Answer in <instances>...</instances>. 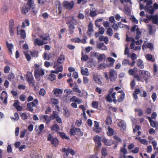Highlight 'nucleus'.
Returning a JSON list of instances; mask_svg holds the SVG:
<instances>
[{
	"label": "nucleus",
	"mask_w": 158,
	"mask_h": 158,
	"mask_svg": "<svg viewBox=\"0 0 158 158\" xmlns=\"http://www.w3.org/2000/svg\"><path fill=\"white\" fill-rule=\"evenodd\" d=\"M118 126L121 128L123 130L126 129L125 123L124 121L122 120L118 124Z\"/></svg>",
	"instance_id": "c85d7f7f"
},
{
	"label": "nucleus",
	"mask_w": 158,
	"mask_h": 158,
	"mask_svg": "<svg viewBox=\"0 0 158 158\" xmlns=\"http://www.w3.org/2000/svg\"><path fill=\"white\" fill-rule=\"evenodd\" d=\"M14 116L15 118L11 117V119L12 120L13 119L14 120H18L19 119V116L18 114L17 113H15L14 114Z\"/></svg>",
	"instance_id": "774afa93"
},
{
	"label": "nucleus",
	"mask_w": 158,
	"mask_h": 158,
	"mask_svg": "<svg viewBox=\"0 0 158 158\" xmlns=\"http://www.w3.org/2000/svg\"><path fill=\"white\" fill-rule=\"evenodd\" d=\"M65 59L64 56L62 55L59 56L57 59L56 63L57 64H60L62 63Z\"/></svg>",
	"instance_id": "bb28decb"
},
{
	"label": "nucleus",
	"mask_w": 158,
	"mask_h": 158,
	"mask_svg": "<svg viewBox=\"0 0 158 158\" xmlns=\"http://www.w3.org/2000/svg\"><path fill=\"white\" fill-rule=\"evenodd\" d=\"M66 23L68 24H72L74 25H77L78 23V22L77 20L74 18V17H72V19L70 20H67Z\"/></svg>",
	"instance_id": "aec40b11"
},
{
	"label": "nucleus",
	"mask_w": 158,
	"mask_h": 158,
	"mask_svg": "<svg viewBox=\"0 0 158 158\" xmlns=\"http://www.w3.org/2000/svg\"><path fill=\"white\" fill-rule=\"evenodd\" d=\"M38 101L37 99H35L32 102L29 103L27 104V110L31 112L33 110V107L35 106L38 104Z\"/></svg>",
	"instance_id": "20e7f679"
},
{
	"label": "nucleus",
	"mask_w": 158,
	"mask_h": 158,
	"mask_svg": "<svg viewBox=\"0 0 158 158\" xmlns=\"http://www.w3.org/2000/svg\"><path fill=\"white\" fill-rule=\"evenodd\" d=\"M102 141L105 145L108 146H110L113 143L112 140L107 139L106 138H103Z\"/></svg>",
	"instance_id": "a211bd4d"
},
{
	"label": "nucleus",
	"mask_w": 158,
	"mask_h": 158,
	"mask_svg": "<svg viewBox=\"0 0 158 158\" xmlns=\"http://www.w3.org/2000/svg\"><path fill=\"white\" fill-rule=\"evenodd\" d=\"M97 48L102 50H107V47L103 43H100L97 44Z\"/></svg>",
	"instance_id": "6ab92c4d"
},
{
	"label": "nucleus",
	"mask_w": 158,
	"mask_h": 158,
	"mask_svg": "<svg viewBox=\"0 0 158 158\" xmlns=\"http://www.w3.org/2000/svg\"><path fill=\"white\" fill-rule=\"evenodd\" d=\"M56 76L53 74H50L48 77V79L51 81H54L56 79Z\"/></svg>",
	"instance_id": "79ce46f5"
},
{
	"label": "nucleus",
	"mask_w": 158,
	"mask_h": 158,
	"mask_svg": "<svg viewBox=\"0 0 158 158\" xmlns=\"http://www.w3.org/2000/svg\"><path fill=\"white\" fill-rule=\"evenodd\" d=\"M53 92L56 97H58L59 94H62L63 93V91L61 89L56 88L54 89Z\"/></svg>",
	"instance_id": "412c9836"
},
{
	"label": "nucleus",
	"mask_w": 158,
	"mask_h": 158,
	"mask_svg": "<svg viewBox=\"0 0 158 158\" xmlns=\"http://www.w3.org/2000/svg\"><path fill=\"white\" fill-rule=\"evenodd\" d=\"M53 68L55 70H52L51 71V73L57 74L59 72H61L63 71V67L61 65H59L56 63H55L53 65Z\"/></svg>",
	"instance_id": "39448f33"
},
{
	"label": "nucleus",
	"mask_w": 158,
	"mask_h": 158,
	"mask_svg": "<svg viewBox=\"0 0 158 158\" xmlns=\"http://www.w3.org/2000/svg\"><path fill=\"white\" fill-rule=\"evenodd\" d=\"M81 73L82 75L86 76H89V74L88 72V69L87 68H85V69L83 67H81Z\"/></svg>",
	"instance_id": "a878e982"
},
{
	"label": "nucleus",
	"mask_w": 158,
	"mask_h": 158,
	"mask_svg": "<svg viewBox=\"0 0 158 158\" xmlns=\"http://www.w3.org/2000/svg\"><path fill=\"white\" fill-rule=\"evenodd\" d=\"M135 111L138 112V114L139 116H141L143 114L142 110L141 109H135Z\"/></svg>",
	"instance_id": "bf43d9fd"
},
{
	"label": "nucleus",
	"mask_w": 158,
	"mask_h": 158,
	"mask_svg": "<svg viewBox=\"0 0 158 158\" xmlns=\"http://www.w3.org/2000/svg\"><path fill=\"white\" fill-rule=\"evenodd\" d=\"M124 11L125 14L127 15H130L131 13L130 9L126 6H124Z\"/></svg>",
	"instance_id": "c9c22d12"
},
{
	"label": "nucleus",
	"mask_w": 158,
	"mask_h": 158,
	"mask_svg": "<svg viewBox=\"0 0 158 158\" xmlns=\"http://www.w3.org/2000/svg\"><path fill=\"white\" fill-rule=\"evenodd\" d=\"M42 118L45 119V121H44L46 122V124H48L52 119V118H51V116L49 117L48 115H44L42 116Z\"/></svg>",
	"instance_id": "c756f323"
},
{
	"label": "nucleus",
	"mask_w": 158,
	"mask_h": 158,
	"mask_svg": "<svg viewBox=\"0 0 158 158\" xmlns=\"http://www.w3.org/2000/svg\"><path fill=\"white\" fill-rule=\"evenodd\" d=\"M131 31L132 32H134L136 31V32H137L140 31L139 28L137 25H135L131 28Z\"/></svg>",
	"instance_id": "e433bc0d"
},
{
	"label": "nucleus",
	"mask_w": 158,
	"mask_h": 158,
	"mask_svg": "<svg viewBox=\"0 0 158 158\" xmlns=\"http://www.w3.org/2000/svg\"><path fill=\"white\" fill-rule=\"evenodd\" d=\"M127 152V150L125 148H121L119 158H126L125 155Z\"/></svg>",
	"instance_id": "ddd939ff"
},
{
	"label": "nucleus",
	"mask_w": 158,
	"mask_h": 158,
	"mask_svg": "<svg viewBox=\"0 0 158 158\" xmlns=\"http://www.w3.org/2000/svg\"><path fill=\"white\" fill-rule=\"evenodd\" d=\"M106 58V56L103 54H100L98 56V59L99 60L105 59Z\"/></svg>",
	"instance_id": "8fccbe9b"
},
{
	"label": "nucleus",
	"mask_w": 158,
	"mask_h": 158,
	"mask_svg": "<svg viewBox=\"0 0 158 158\" xmlns=\"http://www.w3.org/2000/svg\"><path fill=\"white\" fill-rule=\"evenodd\" d=\"M146 58L148 60L152 61V62L154 61V60L152 58V56L151 54L147 55L146 56Z\"/></svg>",
	"instance_id": "13d9d810"
},
{
	"label": "nucleus",
	"mask_w": 158,
	"mask_h": 158,
	"mask_svg": "<svg viewBox=\"0 0 158 158\" xmlns=\"http://www.w3.org/2000/svg\"><path fill=\"white\" fill-rule=\"evenodd\" d=\"M75 28V26L73 24H70L69 27L68 28L69 31L71 34H72L74 32V30Z\"/></svg>",
	"instance_id": "f704fd0d"
},
{
	"label": "nucleus",
	"mask_w": 158,
	"mask_h": 158,
	"mask_svg": "<svg viewBox=\"0 0 158 158\" xmlns=\"http://www.w3.org/2000/svg\"><path fill=\"white\" fill-rule=\"evenodd\" d=\"M109 79L112 81H115L117 78V73L114 70H110L109 72Z\"/></svg>",
	"instance_id": "0eeeda50"
},
{
	"label": "nucleus",
	"mask_w": 158,
	"mask_h": 158,
	"mask_svg": "<svg viewBox=\"0 0 158 158\" xmlns=\"http://www.w3.org/2000/svg\"><path fill=\"white\" fill-rule=\"evenodd\" d=\"M59 126L56 124L53 125L51 127V130L54 132L57 131L59 129Z\"/></svg>",
	"instance_id": "2f4dec72"
},
{
	"label": "nucleus",
	"mask_w": 158,
	"mask_h": 158,
	"mask_svg": "<svg viewBox=\"0 0 158 158\" xmlns=\"http://www.w3.org/2000/svg\"><path fill=\"white\" fill-rule=\"evenodd\" d=\"M116 93L115 92L111 94V98H112V102L113 101L114 103H116L117 100L115 98Z\"/></svg>",
	"instance_id": "de8ad7c7"
},
{
	"label": "nucleus",
	"mask_w": 158,
	"mask_h": 158,
	"mask_svg": "<svg viewBox=\"0 0 158 158\" xmlns=\"http://www.w3.org/2000/svg\"><path fill=\"white\" fill-rule=\"evenodd\" d=\"M75 130V131L76 133H77L79 135H80L81 136L83 135V133L81 131L80 129L77 128H74Z\"/></svg>",
	"instance_id": "a18cd8bd"
},
{
	"label": "nucleus",
	"mask_w": 158,
	"mask_h": 158,
	"mask_svg": "<svg viewBox=\"0 0 158 158\" xmlns=\"http://www.w3.org/2000/svg\"><path fill=\"white\" fill-rule=\"evenodd\" d=\"M135 139H139L140 143L144 145H148V141L145 139H141L140 137H136Z\"/></svg>",
	"instance_id": "7c9ffc66"
},
{
	"label": "nucleus",
	"mask_w": 158,
	"mask_h": 158,
	"mask_svg": "<svg viewBox=\"0 0 158 158\" xmlns=\"http://www.w3.org/2000/svg\"><path fill=\"white\" fill-rule=\"evenodd\" d=\"M106 124L107 125H110L112 123V119L110 117H107L106 120Z\"/></svg>",
	"instance_id": "3c124183"
},
{
	"label": "nucleus",
	"mask_w": 158,
	"mask_h": 158,
	"mask_svg": "<svg viewBox=\"0 0 158 158\" xmlns=\"http://www.w3.org/2000/svg\"><path fill=\"white\" fill-rule=\"evenodd\" d=\"M74 4V2L73 1L69 2L68 1H64L63 2V6L66 9L71 10L73 7Z\"/></svg>",
	"instance_id": "6e6552de"
},
{
	"label": "nucleus",
	"mask_w": 158,
	"mask_h": 158,
	"mask_svg": "<svg viewBox=\"0 0 158 158\" xmlns=\"http://www.w3.org/2000/svg\"><path fill=\"white\" fill-rule=\"evenodd\" d=\"M45 94L46 91L44 89L42 88L40 89L39 92V94L40 95L44 96L45 95Z\"/></svg>",
	"instance_id": "338daca9"
},
{
	"label": "nucleus",
	"mask_w": 158,
	"mask_h": 158,
	"mask_svg": "<svg viewBox=\"0 0 158 158\" xmlns=\"http://www.w3.org/2000/svg\"><path fill=\"white\" fill-rule=\"evenodd\" d=\"M45 74L44 70L42 68L35 69L34 71L35 77L38 81L40 80V77Z\"/></svg>",
	"instance_id": "f03ea898"
},
{
	"label": "nucleus",
	"mask_w": 158,
	"mask_h": 158,
	"mask_svg": "<svg viewBox=\"0 0 158 158\" xmlns=\"http://www.w3.org/2000/svg\"><path fill=\"white\" fill-rule=\"evenodd\" d=\"M118 27L121 28H129V27L127 26L126 25L122 24L121 22H118Z\"/></svg>",
	"instance_id": "a19ab883"
},
{
	"label": "nucleus",
	"mask_w": 158,
	"mask_h": 158,
	"mask_svg": "<svg viewBox=\"0 0 158 158\" xmlns=\"http://www.w3.org/2000/svg\"><path fill=\"white\" fill-rule=\"evenodd\" d=\"M93 108L95 109H98V103L97 102H93L92 104Z\"/></svg>",
	"instance_id": "4d7b16f0"
},
{
	"label": "nucleus",
	"mask_w": 158,
	"mask_h": 158,
	"mask_svg": "<svg viewBox=\"0 0 158 158\" xmlns=\"http://www.w3.org/2000/svg\"><path fill=\"white\" fill-rule=\"evenodd\" d=\"M34 44L35 46H41L44 44L48 43V42H44L41 40L39 38H36L33 40Z\"/></svg>",
	"instance_id": "1a4fd4ad"
},
{
	"label": "nucleus",
	"mask_w": 158,
	"mask_h": 158,
	"mask_svg": "<svg viewBox=\"0 0 158 158\" xmlns=\"http://www.w3.org/2000/svg\"><path fill=\"white\" fill-rule=\"evenodd\" d=\"M125 98V94L123 93L119 97L118 99V102H122L124 99Z\"/></svg>",
	"instance_id": "37998d69"
},
{
	"label": "nucleus",
	"mask_w": 158,
	"mask_h": 158,
	"mask_svg": "<svg viewBox=\"0 0 158 158\" xmlns=\"http://www.w3.org/2000/svg\"><path fill=\"white\" fill-rule=\"evenodd\" d=\"M138 69L136 67H135L133 69H130L128 71L129 74L131 75H133L134 73L137 72Z\"/></svg>",
	"instance_id": "473e14b6"
},
{
	"label": "nucleus",
	"mask_w": 158,
	"mask_h": 158,
	"mask_svg": "<svg viewBox=\"0 0 158 158\" xmlns=\"http://www.w3.org/2000/svg\"><path fill=\"white\" fill-rule=\"evenodd\" d=\"M101 139L100 137L98 135L95 136L94 138V140L95 143V146L97 148H99L101 147L102 143Z\"/></svg>",
	"instance_id": "9d476101"
},
{
	"label": "nucleus",
	"mask_w": 158,
	"mask_h": 158,
	"mask_svg": "<svg viewBox=\"0 0 158 158\" xmlns=\"http://www.w3.org/2000/svg\"><path fill=\"white\" fill-rule=\"evenodd\" d=\"M27 77L28 78L27 80L29 84L33 83V77L31 73H28L27 74Z\"/></svg>",
	"instance_id": "4be33fe9"
},
{
	"label": "nucleus",
	"mask_w": 158,
	"mask_h": 158,
	"mask_svg": "<svg viewBox=\"0 0 158 158\" xmlns=\"http://www.w3.org/2000/svg\"><path fill=\"white\" fill-rule=\"evenodd\" d=\"M144 10L151 14H153L154 12V9L152 6L148 7V6H145Z\"/></svg>",
	"instance_id": "393cba45"
},
{
	"label": "nucleus",
	"mask_w": 158,
	"mask_h": 158,
	"mask_svg": "<svg viewBox=\"0 0 158 158\" xmlns=\"http://www.w3.org/2000/svg\"><path fill=\"white\" fill-rule=\"evenodd\" d=\"M58 133L59 134L60 136L62 138L65 139H69V137H67L64 133L60 132H58Z\"/></svg>",
	"instance_id": "58836bf2"
},
{
	"label": "nucleus",
	"mask_w": 158,
	"mask_h": 158,
	"mask_svg": "<svg viewBox=\"0 0 158 158\" xmlns=\"http://www.w3.org/2000/svg\"><path fill=\"white\" fill-rule=\"evenodd\" d=\"M93 24L92 23H89L88 25V29L87 31V34L89 36L92 35L94 30L93 29Z\"/></svg>",
	"instance_id": "f3484780"
},
{
	"label": "nucleus",
	"mask_w": 158,
	"mask_h": 158,
	"mask_svg": "<svg viewBox=\"0 0 158 158\" xmlns=\"http://www.w3.org/2000/svg\"><path fill=\"white\" fill-rule=\"evenodd\" d=\"M148 18L149 19H152L153 23L158 25V15H150L149 16Z\"/></svg>",
	"instance_id": "2eb2a0df"
},
{
	"label": "nucleus",
	"mask_w": 158,
	"mask_h": 158,
	"mask_svg": "<svg viewBox=\"0 0 158 158\" xmlns=\"http://www.w3.org/2000/svg\"><path fill=\"white\" fill-rule=\"evenodd\" d=\"M48 140L50 141L51 143L55 147H56L58 145L59 141L56 138H53L51 134H49L48 137Z\"/></svg>",
	"instance_id": "7ed1b4c3"
},
{
	"label": "nucleus",
	"mask_w": 158,
	"mask_h": 158,
	"mask_svg": "<svg viewBox=\"0 0 158 158\" xmlns=\"http://www.w3.org/2000/svg\"><path fill=\"white\" fill-rule=\"evenodd\" d=\"M98 13L97 12V10L94 8H92L90 10V16L92 17H94L96 16Z\"/></svg>",
	"instance_id": "5701e85b"
},
{
	"label": "nucleus",
	"mask_w": 158,
	"mask_h": 158,
	"mask_svg": "<svg viewBox=\"0 0 158 158\" xmlns=\"http://www.w3.org/2000/svg\"><path fill=\"white\" fill-rule=\"evenodd\" d=\"M139 76L138 75H135L134 76L138 81H140L142 80V79H143L147 82V80L150 77V73L148 71L144 70H140L139 71Z\"/></svg>",
	"instance_id": "f257e3e1"
},
{
	"label": "nucleus",
	"mask_w": 158,
	"mask_h": 158,
	"mask_svg": "<svg viewBox=\"0 0 158 158\" xmlns=\"http://www.w3.org/2000/svg\"><path fill=\"white\" fill-rule=\"evenodd\" d=\"M93 79L95 83L101 85H102V77L99 75L97 74H93Z\"/></svg>",
	"instance_id": "423d86ee"
},
{
	"label": "nucleus",
	"mask_w": 158,
	"mask_h": 158,
	"mask_svg": "<svg viewBox=\"0 0 158 158\" xmlns=\"http://www.w3.org/2000/svg\"><path fill=\"white\" fill-rule=\"evenodd\" d=\"M129 60L126 59H124L122 62V65H126L127 64L129 65Z\"/></svg>",
	"instance_id": "864d4df0"
},
{
	"label": "nucleus",
	"mask_w": 158,
	"mask_h": 158,
	"mask_svg": "<svg viewBox=\"0 0 158 158\" xmlns=\"http://www.w3.org/2000/svg\"><path fill=\"white\" fill-rule=\"evenodd\" d=\"M73 91L74 92L79 94H80L81 93V91L79 89L78 86L77 85H75V87L73 88Z\"/></svg>",
	"instance_id": "c03bdc74"
},
{
	"label": "nucleus",
	"mask_w": 158,
	"mask_h": 158,
	"mask_svg": "<svg viewBox=\"0 0 158 158\" xmlns=\"http://www.w3.org/2000/svg\"><path fill=\"white\" fill-rule=\"evenodd\" d=\"M22 27L21 26H19L17 27V34L20 35L21 37L23 39H24L26 37V34L25 31L24 30H23L20 29Z\"/></svg>",
	"instance_id": "9b49d317"
},
{
	"label": "nucleus",
	"mask_w": 158,
	"mask_h": 158,
	"mask_svg": "<svg viewBox=\"0 0 158 158\" xmlns=\"http://www.w3.org/2000/svg\"><path fill=\"white\" fill-rule=\"evenodd\" d=\"M138 66L140 69H143L144 67V65L143 60L140 59L137 60Z\"/></svg>",
	"instance_id": "cd10ccee"
},
{
	"label": "nucleus",
	"mask_w": 158,
	"mask_h": 158,
	"mask_svg": "<svg viewBox=\"0 0 158 158\" xmlns=\"http://www.w3.org/2000/svg\"><path fill=\"white\" fill-rule=\"evenodd\" d=\"M147 118L150 123L151 126L153 127H156V129H158V122L152 120L150 117L147 116Z\"/></svg>",
	"instance_id": "f8f14e48"
},
{
	"label": "nucleus",
	"mask_w": 158,
	"mask_h": 158,
	"mask_svg": "<svg viewBox=\"0 0 158 158\" xmlns=\"http://www.w3.org/2000/svg\"><path fill=\"white\" fill-rule=\"evenodd\" d=\"M51 103H52L54 105H57L59 103V102L57 99L53 98H52L51 99Z\"/></svg>",
	"instance_id": "052dcab7"
},
{
	"label": "nucleus",
	"mask_w": 158,
	"mask_h": 158,
	"mask_svg": "<svg viewBox=\"0 0 158 158\" xmlns=\"http://www.w3.org/2000/svg\"><path fill=\"white\" fill-rule=\"evenodd\" d=\"M39 36L42 39V41L44 42H47V41L50 40V36L48 34L39 35Z\"/></svg>",
	"instance_id": "4468645a"
},
{
	"label": "nucleus",
	"mask_w": 158,
	"mask_h": 158,
	"mask_svg": "<svg viewBox=\"0 0 158 158\" xmlns=\"http://www.w3.org/2000/svg\"><path fill=\"white\" fill-rule=\"evenodd\" d=\"M29 25V22L28 20H26L24 22H23L22 27H25L26 26H28Z\"/></svg>",
	"instance_id": "5fc2aeb1"
},
{
	"label": "nucleus",
	"mask_w": 158,
	"mask_h": 158,
	"mask_svg": "<svg viewBox=\"0 0 158 158\" xmlns=\"http://www.w3.org/2000/svg\"><path fill=\"white\" fill-rule=\"evenodd\" d=\"M102 19H100L97 20L95 21V25L98 27H100L102 21Z\"/></svg>",
	"instance_id": "ea45409f"
},
{
	"label": "nucleus",
	"mask_w": 158,
	"mask_h": 158,
	"mask_svg": "<svg viewBox=\"0 0 158 158\" xmlns=\"http://www.w3.org/2000/svg\"><path fill=\"white\" fill-rule=\"evenodd\" d=\"M7 95V94L6 92L5 91H3L2 92V93L1 95V96L0 97V99L1 100H2L5 97H6Z\"/></svg>",
	"instance_id": "603ef678"
},
{
	"label": "nucleus",
	"mask_w": 158,
	"mask_h": 158,
	"mask_svg": "<svg viewBox=\"0 0 158 158\" xmlns=\"http://www.w3.org/2000/svg\"><path fill=\"white\" fill-rule=\"evenodd\" d=\"M6 44L7 47L8 48L9 52L10 53V54H12V49L13 48V45L12 44H9L8 42H6Z\"/></svg>",
	"instance_id": "72a5a7b5"
},
{
	"label": "nucleus",
	"mask_w": 158,
	"mask_h": 158,
	"mask_svg": "<svg viewBox=\"0 0 158 158\" xmlns=\"http://www.w3.org/2000/svg\"><path fill=\"white\" fill-rule=\"evenodd\" d=\"M102 154L103 156H106L107 154V150L105 148H103L102 150Z\"/></svg>",
	"instance_id": "49530a36"
},
{
	"label": "nucleus",
	"mask_w": 158,
	"mask_h": 158,
	"mask_svg": "<svg viewBox=\"0 0 158 158\" xmlns=\"http://www.w3.org/2000/svg\"><path fill=\"white\" fill-rule=\"evenodd\" d=\"M19 102L18 100H15L13 106L16 108L18 111H21L23 109L22 106L19 105Z\"/></svg>",
	"instance_id": "dca6fc26"
},
{
	"label": "nucleus",
	"mask_w": 158,
	"mask_h": 158,
	"mask_svg": "<svg viewBox=\"0 0 158 158\" xmlns=\"http://www.w3.org/2000/svg\"><path fill=\"white\" fill-rule=\"evenodd\" d=\"M127 37L126 40L127 42L131 41L132 42H135V40L133 38H132L129 37L127 35Z\"/></svg>",
	"instance_id": "680f3d73"
},
{
	"label": "nucleus",
	"mask_w": 158,
	"mask_h": 158,
	"mask_svg": "<svg viewBox=\"0 0 158 158\" xmlns=\"http://www.w3.org/2000/svg\"><path fill=\"white\" fill-rule=\"evenodd\" d=\"M62 150L64 152V154L65 156H67L69 153L68 148V149L64 148L62 149Z\"/></svg>",
	"instance_id": "e2e57ef3"
},
{
	"label": "nucleus",
	"mask_w": 158,
	"mask_h": 158,
	"mask_svg": "<svg viewBox=\"0 0 158 158\" xmlns=\"http://www.w3.org/2000/svg\"><path fill=\"white\" fill-rule=\"evenodd\" d=\"M124 54L127 55L128 56H129V50L128 47L126 46L125 50L124 51Z\"/></svg>",
	"instance_id": "69168bd1"
},
{
	"label": "nucleus",
	"mask_w": 158,
	"mask_h": 158,
	"mask_svg": "<svg viewBox=\"0 0 158 158\" xmlns=\"http://www.w3.org/2000/svg\"><path fill=\"white\" fill-rule=\"evenodd\" d=\"M27 131V130H24L23 131H21L20 132V137L22 138H23L24 137L25 134L26 133Z\"/></svg>",
	"instance_id": "0e129e2a"
},
{
	"label": "nucleus",
	"mask_w": 158,
	"mask_h": 158,
	"mask_svg": "<svg viewBox=\"0 0 158 158\" xmlns=\"http://www.w3.org/2000/svg\"><path fill=\"white\" fill-rule=\"evenodd\" d=\"M108 131L107 132V134L108 136H111L113 135L114 131L110 127H108Z\"/></svg>",
	"instance_id": "4c0bfd02"
},
{
	"label": "nucleus",
	"mask_w": 158,
	"mask_h": 158,
	"mask_svg": "<svg viewBox=\"0 0 158 158\" xmlns=\"http://www.w3.org/2000/svg\"><path fill=\"white\" fill-rule=\"evenodd\" d=\"M107 34L109 36H111L113 35V30L110 28H108L107 31Z\"/></svg>",
	"instance_id": "09e8293b"
},
{
	"label": "nucleus",
	"mask_w": 158,
	"mask_h": 158,
	"mask_svg": "<svg viewBox=\"0 0 158 158\" xmlns=\"http://www.w3.org/2000/svg\"><path fill=\"white\" fill-rule=\"evenodd\" d=\"M114 89L113 88H110L109 90V94L106 97L107 101L109 102H112V98H111V94L112 93Z\"/></svg>",
	"instance_id": "b1692460"
},
{
	"label": "nucleus",
	"mask_w": 158,
	"mask_h": 158,
	"mask_svg": "<svg viewBox=\"0 0 158 158\" xmlns=\"http://www.w3.org/2000/svg\"><path fill=\"white\" fill-rule=\"evenodd\" d=\"M58 116L57 114V112L56 111H53V114L51 116V118H52V119H53Z\"/></svg>",
	"instance_id": "6e6d98bb"
}]
</instances>
